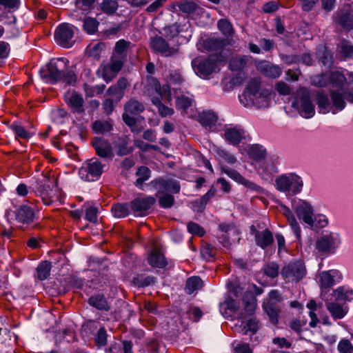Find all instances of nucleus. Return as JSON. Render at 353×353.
Wrapping results in <instances>:
<instances>
[{"mask_svg": "<svg viewBox=\"0 0 353 353\" xmlns=\"http://www.w3.org/2000/svg\"><path fill=\"white\" fill-rule=\"evenodd\" d=\"M281 274L289 282H299L305 274V268L301 261L290 262L282 268Z\"/></svg>", "mask_w": 353, "mask_h": 353, "instance_id": "ddd939ff", "label": "nucleus"}, {"mask_svg": "<svg viewBox=\"0 0 353 353\" xmlns=\"http://www.w3.org/2000/svg\"><path fill=\"white\" fill-rule=\"evenodd\" d=\"M243 303L245 314L241 312L239 317L245 319V315H253L256 307V299L254 294L251 292H246L243 296Z\"/></svg>", "mask_w": 353, "mask_h": 353, "instance_id": "393cba45", "label": "nucleus"}, {"mask_svg": "<svg viewBox=\"0 0 353 353\" xmlns=\"http://www.w3.org/2000/svg\"><path fill=\"white\" fill-rule=\"evenodd\" d=\"M159 204L161 208H170L174 203V197L172 194H164L163 196H159Z\"/></svg>", "mask_w": 353, "mask_h": 353, "instance_id": "338daca9", "label": "nucleus"}, {"mask_svg": "<svg viewBox=\"0 0 353 353\" xmlns=\"http://www.w3.org/2000/svg\"><path fill=\"white\" fill-rule=\"evenodd\" d=\"M147 185L157 191L156 196L166 192L178 194L181 190L179 182L172 178L158 177L151 181Z\"/></svg>", "mask_w": 353, "mask_h": 353, "instance_id": "6e6552de", "label": "nucleus"}, {"mask_svg": "<svg viewBox=\"0 0 353 353\" xmlns=\"http://www.w3.org/2000/svg\"><path fill=\"white\" fill-rule=\"evenodd\" d=\"M143 94L152 97H160L165 101L170 102L172 100L171 91L169 85H163V90L157 79L148 75L143 90Z\"/></svg>", "mask_w": 353, "mask_h": 353, "instance_id": "39448f33", "label": "nucleus"}, {"mask_svg": "<svg viewBox=\"0 0 353 353\" xmlns=\"http://www.w3.org/2000/svg\"><path fill=\"white\" fill-rule=\"evenodd\" d=\"M92 145L99 157L108 160L113 159V148L107 139L102 137H94L92 141Z\"/></svg>", "mask_w": 353, "mask_h": 353, "instance_id": "6ab92c4d", "label": "nucleus"}, {"mask_svg": "<svg viewBox=\"0 0 353 353\" xmlns=\"http://www.w3.org/2000/svg\"><path fill=\"white\" fill-rule=\"evenodd\" d=\"M339 274L336 270L323 271L319 274V283L323 288H329L334 284V277Z\"/></svg>", "mask_w": 353, "mask_h": 353, "instance_id": "7c9ffc66", "label": "nucleus"}, {"mask_svg": "<svg viewBox=\"0 0 353 353\" xmlns=\"http://www.w3.org/2000/svg\"><path fill=\"white\" fill-rule=\"evenodd\" d=\"M217 26L219 30L225 36L230 37L232 35L234 30L231 23L228 20L221 19L218 21Z\"/></svg>", "mask_w": 353, "mask_h": 353, "instance_id": "e2e57ef3", "label": "nucleus"}, {"mask_svg": "<svg viewBox=\"0 0 353 353\" xmlns=\"http://www.w3.org/2000/svg\"><path fill=\"white\" fill-rule=\"evenodd\" d=\"M192 66L197 74L205 77L215 72L217 63L211 57L196 58L192 61Z\"/></svg>", "mask_w": 353, "mask_h": 353, "instance_id": "dca6fc26", "label": "nucleus"}, {"mask_svg": "<svg viewBox=\"0 0 353 353\" xmlns=\"http://www.w3.org/2000/svg\"><path fill=\"white\" fill-rule=\"evenodd\" d=\"M57 341H65L71 343L75 341V334L71 329H65L61 332H59L56 335Z\"/></svg>", "mask_w": 353, "mask_h": 353, "instance_id": "69168bd1", "label": "nucleus"}, {"mask_svg": "<svg viewBox=\"0 0 353 353\" xmlns=\"http://www.w3.org/2000/svg\"><path fill=\"white\" fill-rule=\"evenodd\" d=\"M337 23L347 30H353V17L347 12H341L336 16Z\"/></svg>", "mask_w": 353, "mask_h": 353, "instance_id": "37998d69", "label": "nucleus"}, {"mask_svg": "<svg viewBox=\"0 0 353 353\" xmlns=\"http://www.w3.org/2000/svg\"><path fill=\"white\" fill-rule=\"evenodd\" d=\"M283 214L286 217L289 224L296 236H300L301 229L292 211L285 205L281 206Z\"/></svg>", "mask_w": 353, "mask_h": 353, "instance_id": "a19ab883", "label": "nucleus"}, {"mask_svg": "<svg viewBox=\"0 0 353 353\" xmlns=\"http://www.w3.org/2000/svg\"><path fill=\"white\" fill-rule=\"evenodd\" d=\"M156 278L153 276L143 274H138L132 279V283L138 288H145L153 285L156 282Z\"/></svg>", "mask_w": 353, "mask_h": 353, "instance_id": "79ce46f5", "label": "nucleus"}, {"mask_svg": "<svg viewBox=\"0 0 353 353\" xmlns=\"http://www.w3.org/2000/svg\"><path fill=\"white\" fill-rule=\"evenodd\" d=\"M254 241L256 245L265 250L274 243L273 233L268 228L262 231L255 230Z\"/></svg>", "mask_w": 353, "mask_h": 353, "instance_id": "412c9836", "label": "nucleus"}, {"mask_svg": "<svg viewBox=\"0 0 353 353\" xmlns=\"http://www.w3.org/2000/svg\"><path fill=\"white\" fill-rule=\"evenodd\" d=\"M173 94L176 100V109L185 111L192 106V99L185 95L181 89H173Z\"/></svg>", "mask_w": 353, "mask_h": 353, "instance_id": "c85d7f7f", "label": "nucleus"}, {"mask_svg": "<svg viewBox=\"0 0 353 353\" xmlns=\"http://www.w3.org/2000/svg\"><path fill=\"white\" fill-rule=\"evenodd\" d=\"M136 175L137 179L134 182V185L140 190H143V184L151 176V170L147 166H140L138 168Z\"/></svg>", "mask_w": 353, "mask_h": 353, "instance_id": "e433bc0d", "label": "nucleus"}, {"mask_svg": "<svg viewBox=\"0 0 353 353\" xmlns=\"http://www.w3.org/2000/svg\"><path fill=\"white\" fill-rule=\"evenodd\" d=\"M74 26L68 23L60 24L54 32V39L57 43L63 48H70L73 46L74 41Z\"/></svg>", "mask_w": 353, "mask_h": 353, "instance_id": "4468645a", "label": "nucleus"}, {"mask_svg": "<svg viewBox=\"0 0 353 353\" xmlns=\"http://www.w3.org/2000/svg\"><path fill=\"white\" fill-rule=\"evenodd\" d=\"M131 43L124 39L118 41L114 46L112 56L127 60L128 52Z\"/></svg>", "mask_w": 353, "mask_h": 353, "instance_id": "c9c22d12", "label": "nucleus"}, {"mask_svg": "<svg viewBox=\"0 0 353 353\" xmlns=\"http://www.w3.org/2000/svg\"><path fill=\"white\" fill-rule=\"evenodd\" d=\"M202 287V280L199 276H192L187 279L185 290L188 294H191L194 291L201 289Z\"/></svg>", "mask_w": 353, "mask_h": 353, "instance_id": "09e8293b", "label": "nucleus"}, {"mask_svg": "<svg viewBox=\"0 0 353 353\" xmlns=\"http://www.w3.org/2000/svg\"><path fill=\"white\" fill-rule=\"evenodd\" d=\"M228 44V40L223 38L210 37L203 41L205 49L210 52H221Z\"/></svg>", "mask_w": 353, "mask_h": 353, "instance_id": "a878e982", "label": "nucleus"}, {"mask_svg": "<svg viewBox=\"0 0 353 353\" xmlns=\"http://www.w3.org/2000/svg\"><path fill=\"white\" fill-rule=\"evenodd\" d=\"M340 239L336 234H322L316 241V250L322 254H334L340 245Z\"/></svg>", "mask_w": 353, "mask_h": 353, "instance_id": "9d476101", "label": "nucleus"}, {"mask_svg": "<svg viewBox=\"0 0 353 353\" xmlns=\"http://www.w3.org/2000/svg\"><path fill=\"white\" fill-rule=\"evenodd\" d=\"M99 25V23L96 19L88 17L83 21V27L87 33L92 34L97 31Z\"/></svg>", "mask_w": 353, "mask_h": 353, "instance_id": "13d9d810", "label": "nucleus"}, {"mask_svg": "<svg viewBox=\"0 0 353 353\" xmlns=\"http://www.w3.org/2000/svg\"><path fill=\"white\" fill-rule=\"evenodd\" d=\"M218 117L211 111H203L199 114V122L207 130H211L216 125Z\"/></svg>", "mask_w": 353, "mask_h": 353, "instance_id": "c756f323", "label": "nucleus"}, {"mask_svg": "<svg viewBox=\"0 0 353 353\" xmlns=\"http://www.w3.org/2000/svg\"><path fill=\"white\" fill-rule=\"evenodd\" d=\"M105 88V85L104 84L97 85L95 86L90 85L88 83L83 84V90L85 93L86 97H92L95 94H100L103 93Z\"/></svg>", "mask_w": 353, "mask_h": 353, "instance_id": "6e6d98bb", "label": "nucleus"}, {"mask_svg": "<svg viewBox=\"0 0 353 353\" xmlns=\"http://www.w3.org/2000/svg\"><path fill=\"white\" fill-rule=\"evenodd\" d=\"M333 295L335 301H351L353 300V290L345 288V287H339L333 291Z\"/></svg>", "mask_w": 353, "mask_h": 353, "instance_id": "a18cd8bd", "label": "nucleus"}, {"mask_svg": "<svg viewBox=\"0 0 353 353\" xmlns=\"http://www.w3.org/2000/svg\"><path fill=\"white\" fill-rule=\"evenodd\" d=\"M94 133L107 134L113 130V123L111 120H97L92 125Z\"/></svg>", "mask_w": 353, "mask_h": 353, "instance_id": "f704fd0d", "label": "nucleus"}, {"mask_svg": "<svg viewBox=\"0 0 353 353\" xmlns=\"http://www.w3.org/2000/svg\"><path fill=\"white\" fill-rule=\"evenodd\" d=\"M201 254L206 260H212L215 259L216 249L211 244L205 243L202 245Z\"/></svg>", "mask_w": 353, "mask_h": 353, "instance_id": "bf43d9fd", "label": "nucleus"}, {"mask_svg": "<svg viewBox=\"0 0 353 353\" xmlns=\"http://www.w3.org/2000/svg\"><path fill=\"white\" fill-rule=\"evenodd\" d=\"M117 148V155L125 156L133 152V148L128 146L127 137H119L115 144Z\"/></svg>", "mask_w": 353, "mask_h": 353, "instance_id": "8fccbe9b", "label": "nucleus"}, {"mask_svg": "<svg viewBox=\"0 0 353 353\" xmlns=\"http://www.w3.org/2000/svg\"><path fill=\"white\" fill-rule=\"evenodd\" d=\"M16 220L23 224H30L35 218L34 210L26 205H20L15 211Z\"/></svg>", "mask_w": 353, "mask_h": 353, "instance_id": "b1692460", "label": "nucleus"}, {"mask_svg": "<svg viewBox=\"0 0 353 353\" xmlns=\"http://www.w3.org/2000/svg\"><path fill=\"white\" fill-rule=\"evenodd\" d=\"M261 83L257 79H252L248 84L243 93L239 96V100L244 106L255 105L256 100L267 102L270 99L271 93L268 90H260Z\"/></svg>", "mask_w": 353, "mask_h": 353, "instance_id": "f03ea898", "label": "nucleus"}, {"mask_svg": "<svg viewBox=\"0 0 353 353\" xmlns=\"http://www.w3.org/2000/svg\"><path fill=\"white\" fill-rule=\"evenodd\" d=\"M292 105L303 118L310 119L315 114V105L312 101L309 90L305 88H301L297 90Z\"/></svg>", "mask_w": 353, "mask_h": 353, "instance_id": "7ed1b4c3", "label": "nucleus"}, {"mask_svg": "<svg viewBox=\"0 0 353 353\" xmlns=\"http://www.w3.org/2000/svg\"><path fill=\"white\" fill-rule=\"evenodd\" d=\"M145 110L143 104L135 99H131L124 105L122 119L127 125H133L137 122L134 115H138Z\"/></svg>", "mask_w": 353, "mask_h": 353, "instance_id": "2eb2a0df", "label": "nucleus"}, {"mask_svg": "<svg viewBox=\"0 0 353 353\" xmlns=\"http://www.w3.org/2000/svg\"><path fill=\"white\" fill-rule=\"evenodd\" d=\"M316 101L319 109V113L326 114L330 111V102L328 96L323 92H318L316 94Z\"/></svg>", "mask_w": 353, "mask_h": 353, "instance_id": "ea45409f", "label": "nucleus"}, {"mask_svg": "<svg viewBox=\"0 0 353 353\" xmlns=\"http://www.w3.org/2000/svg\"><path fill=\"white\" fill-rule=\"evenodd\" d=\"M292 209L299 220L311 227L313 226L314 209L310 203L301 199L295 200L292 203Z\"/></svg>", "mask_w": 353, "mask_h": 353, "instance_id": "f8f14e48", "label": "nucleus"}, {"mask_svg": "<svg viewBox=\"0 0 353 353\" xmlns=\"http://www.w3.org/2000/svg\"><path fill=\"white\" fill-rule=\"evenodd\" d=\"M244 131L243 129L234 128H229L225 130V139L233 145L239 144L243 138Z\"/></svg>", "mask_w": 353, "mask_h": 353, "instance_id": "473e14b6", "label": "nucleus"}, {"mask_svg": "<svg viewBox=\"0 0 353 353\" xmlns=\"http://www.w3.org/2000/svg\"><path fill=\"white\" fill-rule=\"evenodd\" d=\"M156 201L153 196H138L130 202V206L135 216H144L150 214Z\"/></svg>", "mask_w": 353, "mask_h": 353, "instance_id": "9b49d317", "label": "nucleus"}, {"mask_svg": "<svg viewBox=\"0 0 353 353\" xmlns=\"http://www.w3.org/2000/svg\"><path fill=\"white\" fill-rule=\"evenodd\" d=\"M283 299L277 290H272L268 294V298L264 301L263 308L268 315L271 323L276 325L279 323V314L281 312L280 305Z\"/></svg>", "mask_w": 353, "mask_h": 353, "instance_id": "423d86ee", "label": "nucleus"}, {"mask_svg": "<svg viewBox=\"0 0 353 353\" xmlns=\"http://www.w3.org/2000/svg\"><path fill=\"white\" fill-rule=\"evenodd\" d=\"M167 79L170 83L174 85H181L184 81V78L179 70H170Z\"/></svg>", "mask_w": 353, "mask_h": 353, "instance_id": "0e129e2a", "label": "nucleus"}, {"mask_svg": "<svg viewBox=\"0 0 353 353\" xmlns=\"http://www.w3.org/2000/svg\"><path fill=\"white\" fill-rule=\"evenodd\" d=\"M118 3L115 0H103L100 3V9L107 14H113L118 8Z\"/></svg>", "mask_w": 353, "mask_h": 353, "instance_id": "864d4df0", "label": "nucleus"}, {"mask_svg": "<svg viewBox=\"0 0 353 353\" xmlns=\"http://www.w3.org/2000/svg\"><path fill=\"white\" fill-rule=\"evenodd\" d=\"M68 61L65 58L53 59L43 68L39 74L47 83H56L59 81L74 85L77 82V75L68 67Z\"/></svg>", "mask_w": 353, "mask_h": 353, "instance_id": "f257e3e1", "label": "nucleus"}, {"mask_svg": "<svg viewBox=\"0 0 353 353\" xmlns=\"http://www.w3.org/2000/svg\"><path fill=\"white\" fill-rule=\"evenodd\" d=\"M103 172V165L97 158L87 160L79 170L80 178L88 182L99 180Z\"/></svg>", "mask_w": 353, "mask_h": 353, "instance_id": "0eeeda50", "label": "nucleus"}, {"mask_svg": "<svg viewBox=\"0 0 353 353\" xmlns=\"http://www.w3.org/2000/svg\"><path fill=\"white\" fill-rule=\"evenodd\" d=\"M316 58L318 61L327 68H331L333 64V56L331 51L326 47H320L316 50Z\"/></svg>", "mask_w": 353, "mask_h": 353, "instance_id": "72a5a7b5", "label": "nucleus"}, {"mask_svg": "<svg viewBox=\"0 0 353 353\" xmlns=\"http://www.w3.org/2000/svg\"><path fill=\"white\" fill-rule=\"evenodd\" d=\"M65 103L72 108L74 112L81 114L84 112L83 97L76 91H68L64 94Z\"/></svg>", "mask_w": 353, "mask_h": 353, "instance_id": "aec40b11", "label": "nucleus"}, {"mask_svg": "<svg viewBox=\"0 0 353 353\" xmlns=\"http://www.w3.org/2000/svg\"><path fill=\"white\" fill-rule=\"evenodd\" d=\"M328 80L334 87L341 88L345 81V77L342 73L334 71L330 74Z\"/></svg>", "mask_w": 353, "mask_h": 353, "instance_id": "4d7b16f0", "label": "nucleus"}, {"mask_svg": "<svg viewBox=\"0 0 353 353\" xmlns=\"http://www.w3.org/2000/svg\"><path fill=\"white\" fill-rule=\"evenodd\" d=\"M161 99L160 97H152L151 99L152 104L157 108L159 115L162 117L172 115L174 112V109L163 104Z\"/></svg>", "mask_w": 353, "mask_h": 353, "instance_id": "de8ad7c7", "label": "nucleus"}, {"mask_svg": "<svg viewBox=\"0 0 353 353\" xmlns=\"http://www.w3.org/2000/svg\"><path fill=\"white\" fill-rule=\"evenodd\" d=\"M248 154L250 158L256 161H259L265 158L267 152L263 146L254 144L250 148Z\"/></svg>", "mask_w": 353, "mask_h": 353, "instance_id": "49530a36", "label": "nucleus"}, {"mask_svg": "<svg viewBox=\"0 0 353 353\" xmlns=\"http://www.w3.org/2000/svg\"><path fill=\"white\" fill-rule=\"evenodd\" d=\"M151 48L165 57L172 55L175 50L173 48L170 47L168 42L161 37L156 36L150 40Z\"/></svg>", "mask_w": 353, "mask_h": 353, "instance_id": "4be33fe9", "label": "nucleus"}, {"mask_svg": "<svg viewBox=\"0 0 353 353\" xmlns=\"http://www.w3.org/2000/svg\"><path fill=\"white\" fill-rule=\"evenodd\" d=\"M247 64V59L244 57L233 58L229 64V68L232 71H239L245 68Z\"/></svg>", "mask_w": 353, "mask_h": 353, "instance_id": "680f3d73", "label": "nucleus"}, {"mask_svg": "<svg viewBox=\"0 0 353 353\" xmlns=\"http://www.w3.org/2000/svg\"><path fill=\"white\" fill-rule=\"evenodd\" d=\"M340 353H353V345L348 339H342L338 344Z\"/></svg>", "mask_w": 353, "mask_h": 353, "instance_id": "774afa93", "label": "nucleus"}, {"mask_svg": "<svg viewBox=\"0 0 353 353\" xmlns=\"http://www.w3.org/2000/svg\"><path fill=\"white\" fill-rule=\"evenodd\" d=\"M339 52L344 58L353 57V45L350 41L342 39L338 45Z\"/></svg>", "mask_w": 353, "mask_h": 353, "instance_id": "603ef678", "label": "nucleus"}, {"mask_svg": "<svg viewBox=\"0 0 353 353\" xmlns=\"http://www.w3.org/2000/svg\"><path fill=\"white\" fill-rule=\"evenodd\" d=\"M330 95L332 100V103L334 110H332V114H336L337 111L343 110L345 106L346 103L344 100V95L340 92L339 90H330Z\"/></svg>", "mask_w": 353, "mask_h": 353, "instance_id": "2f4dec72", "label": "nucleus"}, {"mask_svg": "<svg viewBox=\"0 0 353 353\" xmlns=\"http://www.w3.org/2000/svg\"><path fill=\"white\" fill-rule=\"evenodd\" d=\"M148 263L154 268H164L168 265V261L164 254L157 249L152 250L148 255Z\"/></svg>", "mask_w": 353, "mask_h": 353, "instance_id": "cd10ccee", "label": "nucleus"}, {"mask_svg": "<svg viewBox=\"0 0 353 353\" xmlns=\"http://www.w3.org/2000/svg\"><path fill=\"white\" fill-rule=\"evenodd\" d=\"M263 272L267 276L274 279L279 273V265L275 262H269L263 267Z\"/></svg>", "mask_w": 353, "mask_h": 353, "instance_id": "052dcab7", "label": "nucleus"}, {"mask_svg": "<svg viewBox=\"0 0 353 353\" xmlns=\"http://www.w3.org/2000/svg\"><path fill=\"white\" fill-rule=\"evenodd\" d=\"M258 71L266 77L276 79L281 74V70L278 65H272L267 61H259L256 63Z\"/></svg>", "mask_w": 353, "mask_h": 353, "instance_id": "5701e85b", "label": "nucleus"}, {"mask_svg": "<svg viewBox=\"0 0 353 353\" xmlns=\"http://www.w3.org/2000/svg\"><path fill=\"white\" fill-rule=\"evenodd\" d=\"M50 182V177L47 174H44L42 179H37L30 187L35 194L41 197L46 205H50L52 203V189L49 184Z\"/></svg>", "mask_w": 353, "mask_h": 353, "instance_id": "1a4fd4ad", "label": "nucleus"}, {"mask_svg": "<svg viewBox=\"0 0 353 353\" xmlns=\"http://www.w3.org/2000/svg\"><path fill=\"white\" fill-rule=\"evenodd\" d=\"M130 202L122 203H118L112 205L111 212L114 216L117 218H123L130 214Z\"/></svg>", "mask_w": 353, "mask_h": 353, "instance_id": "c03bdc74", "label": "nucleus"}, {"mask_svg": "<svg viewBox=\"0 0 353 353\" xmlns=\"http://www.w3.org/2000/svg\"><path fill=\"white\" fill-rule=\"evenodd\" d=\"M259 321L256 318H251L247 321L243 322V331L244 332V334H255L259 327Z\"/></svg>", "mask_w": 353, "mask_h": 353, "instance_id": "5fc2aeb1", "label": "nucleus"}, {"mask_svg": "<svg viewBox=\"0 0 353 353\" xmlns=\"http://www.w3.org/2000/svg\"><path fill=\"white\" fill-rule=\"evenodd\" d=\"M52 268L51 262L44 261L37 268V277L40 281L46 280L49 276Z\"/></svg>", "mask_w": 353, "mask_h": 353, "instance_id": "3c124183", "label": "nucleus"}, {"mask_svg": "<svg viewBox=\"0 0 353 353\" xmlns=\"http://www.w3.org/2000/svg\"><path fill=\"white\" fill-rule=\"evenodd\" d=\"M173 6L174 8L188 14L194 13L199 8L195 2L190 0L176 1Z\"/></svg>", "mask_w": 353, "mask_h": 353, "instance_id": "58836bf2", "label": "nucleus"}, {"mask_svg": "<svg viewBox=\"0 0 353 353\" xmlns=\"http://www.w3.org/2000/svg\"><path fill=\"white\" fill-rule=\"evenodd\" d=\"M88 303L92 307L103 312H108L111 309L110 303L103 294L92 295L88 299Z\"/></svg>", "mask_w": 353, "mask_h": 353, "instance_id": "bb28decb", "label": "nucleus"}, {"mask_svg": "<svg viewBox=\"0 0 353 353\" xmlns=\"http://www.w3.org/2000/svg\"><path fill=\"white\" fill-rule=\"evenodd\" d=\"M275 183L278 190L290 195H296L301 192L303 185L301 178L294 173L279 176L276 179Z\"/></svg>", "mask_w": 353, "mask_h": 353, "instance_id": "20e7f679", "label": "nucleus"}, {"mask_svg": "<svg viewBox=\"0 0 353 353\" xmlns=\"http://www.w3.org/2000/svg\"><path fill=\"white\" fill-rule=\"evenodd\" d=\"M326 307L334 319H341L343 318L347 312V307H343L342 305L335 302L327 303Z\"/></svg>", "mask_w": 353, "mask_h": 353, "instance_id": "4c0bfd02", "label": "nucleus"}, {"mask_svg": "<svg viewBox=\"0 0 353 353\" xmlns=\"http://www.w3.org/2000/svg\"><path fill=\"white\" fill-rule=\"evenodd\" d=\"M279 164V157L276 155L270 156L259 165L258 172L265 180L272 179L273 176L279 172L277 165Z\"/></svg>", "mask_w": 353, "mask_h": 353, "instance_id": "f3484780", "label": "nucleus"}, {"mask_svg": "<svg viewBox=\"0 0 353 353\" xmlns=\"http://www.w3.org/2000/svg\"><path fill=\"white\" fill-rule=\"evenodd\" d=\"M126 60L111 56L110 63L104 65L102 70V77L107 82L111 81L122 69Z\"/></svg>", "mask_w": 353, "mask_h": 353, "instance_id": "a211bd4d", "label": "nucleus"}]
</instances>
